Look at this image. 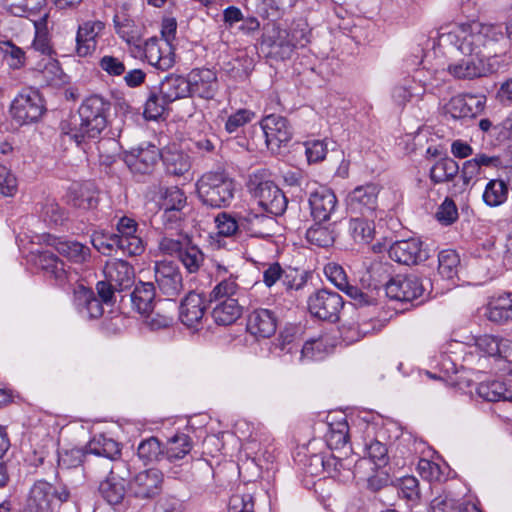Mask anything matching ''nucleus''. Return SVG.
<instances>
[{
    "mask_svg": "<svg viewBox=\"0 0 512 512\" xmlns=\"http://www.w3.org/2000/svg\"><path fill=\"white\" fill-rule=\"evenodd\" d=\"M110 103L99 95L85 99L78 110V118L62 123V132L78 146L97 139L107 125Z\"/></svg>",
    "mask_w": 512,
    "mask_h": 512,
    "instance_id": "f03ea898",
    "label": "nucleus"
},
{
    "mask_svg": "<svg viewBox=\"0 0 512 512\" xmlns=\"http://www.w3.org/2000/svg\"><path fill=\"white\" fill-rule=\"evenodd\" d=\"M162 484L163 474L157 469H147L129 481V490L136 498L152 499L160 494Z\"/></svg>",
    "mask_w": 512,
    "mask_h": 512,
    "instance_id": "ddd939ff",
    "label": "nucleus"
},
{
    "mask_svg": "<svg viewBox=\"0 0 512 512\" xmlns=\"http://www.w3.org/2000/svg\"><path fill=\"white\" fill-rule=\"evenodd\" d=\"M127 469L125 462H117L109 467L108 477L99 485V492L103 499L110 505L122 503L126 495L125 478L118 471Z\"/></svg>",
    "mask_w": 512,
    "mask_h": 512,
    "instance_id": "aec40b11",
    "label": "nucleus"
},
{
    "mask_svg": "<svg viewBox=\"0 0 512 512\" xmlns=\"http://www.w3.org/2000/svg\"><path fill=\"white\" fill-rule=\"evenodd\" d=\"M331 349L332 346L328 345V338L321 336L304 343L301 349V358L309 360L322 359Z\"/></svg>",
    "mask_w": 512,
    "mask_h": 512,
    "instance_id": "13d9d810",
    "label": "nucleus"
},
{
    "mask_svg": "<svg viewBox=\"0 0 512 512\" xmlns=\"http://www.w3.org/2000/svg\"><path fill=\"white\" fill-rule=\"evenodd\" d=\"M116 33L132 49L142 51V30L124 11H118L113 18Z\"/></svg>",
    "mask_w": 512,
    "mask_h": 512,
    "instance_id": "c85d7f7f",
    "label": "nucleus"
},
{
    "mask_svg": "<svg viewBox=\"0 0 512 512\" xmlns=\"http://www.w3.org/2000/svg\"><path fill=\"white\" fill-rule=\"evenodd\" d=\"M37 264L49 277L55 279L58 285H63L68 279L65 263L55 254L43 251L38 255Z\"/></svg>",
    "mask_w": 512,
    "mask_h": 512,
    "instance_id": "e433bc0d",
    "label": "nucleus"
},
{
    "mask_svg": "<svg viewBox=\"0 0 512 512\" xmlns=\"http://www.w3.org/2000/svg\"><path fill=\"white\" fill-rule=\"evenodd\" d=\"M477 351L493 358H507L512 351V341L495 335H480L474 338Z\"/></svg>",
    "mask_w": 512,
    "mask_h": 512,
    "instance_id": "c756f323",
    "label": "nucleus"
},
{
    "mask_svg": "<svg viewBox=\"0 0 512 512\" xmlns=\"http://www.w3.org/2000/svg\"><path fill=\"white\" fill-rule=\"evenodd\" d=\"M86 453L104 457L116 464L120 462L121 448L118 442L100 434L94 436L88 442Z\"/></svg>",
    "mask_w": 512,
    "mask_h": 512,
    "instance_id": "473e14b6",
    "label": "nucleus"
},
{
    "mask_svg": "<svg viewBox=\"0 0 512 512\" xmlns=\"http://www.w3.org/2000/svg\"><path fill=\"white\" fill-rule=\"evenodd\" d=\"M250 189L260 208L271 215H282L287 208V199L282 190L270 180H258L255 175Z\"/></svg>",
    "mask_w": 512,
    "mask_h": 512,
    "instance_id": "39448f33",
    "label": "nucleus"
},
{
    "mask_svg": "<svg viewBox=\"0 0 512 512\" xmlns=\"http://www.w3.org/2000/svg\"><path fill=\"white\" fill-rule=\"evenodd\" d=\"M162 160L166 171L176 176L185 174L191 166L189 157L180 151H166L162 154Z\"/></svg>",
    "mask_w": 512,
    "mask_h": 512,
    "instance_id": "864d4df0",
    "label": "nucleus"
},
{
    "mask_svg": "<svg viewBox=\"0 0 512 512\" xmlns=\"http://www.w3.org/2000/svg\"><path fill=\"white\" fill-rule=\"evenodd\" d=\"M373 217H365L355 215L351 218L349 224V231L355 242L368 243L373 239L375 233L374 219Z\"/></svg>",
    "mask_w": 512,
    "mask_h": 512,
    "instance_id": "a18cd8bd",
    "label": "nucleus"
},
{
    "mask_svg": "<svg viewBox=\"0 0 512 512\" xmlns=\"http://www.w3.org/2000/svg\"><path fill=\"white\" fill-rule=\"evenodd\" d=\"M235 191L233 180L224 172H207L197 182L202 202L213 208L228 206Z\"/></svg>",
    "mask_w": 512,
    "mask_h": 512,
    "instance_id": "7ed1b4c3",
    "label": "nucleus"
},
{
    "mask_svg": "<svg viewBox=\"0 0 512 512\" xmlns=\"http://www.w3.org/2000/svg\"><path fill=\"white\" fill-rule=\"evenodd\" d=\"M246 326L251 335L258 338H269L277 330L278 319L272 310L258 308L249 313Z\"/></svg>",
    "mask_w": 512,
    "mask_h": 512,
    "instance_id": "b1692460",
    "label": "nucleus"
},
{
    "mask_svg": "<svg viewBox=\"0 0 512 512\" xmlns=\"http://www.w3.org/2000/svg\"><path fill=\"white\" fill-rule=\"evenodd\" d=\"M281 283L288 292L299 291L303 289L307 283V274L298 269L288 267L283 271Z\"/></svg>",
    "mask_w": 512,
    "mask_h": 512,
    "instance_id": "774afa93",
    "label": "nucleus"
},
{
    "mask_svg": "<svg viewBox=\"0 0 512 512\" xmlns=\"http://www.w3.org/2000/svg\"><path fill=\"white\" fill-rule=\"evenodd\" d=\"M45 111L44 101L37 90L21 91L10 106L12 118L20 125L38 121Z\"/></svg>",
    "mask_w": 512,
    "mask_h": 512,
    "instance_id": "423d86ee",
    "label": "nucleus"
},
{
    "mask_svg": "<svg viewBox=\"0 0 512 512\" xmlns=\"http://www.w3.org/2000/svg\"><path fill=\"white\" fill-rule=\"evenodd\" d=\"M305 237L311 245L320 248H328L332 246L335 241V232L327 226L315 224L307 229Z\"/></svg>",
    "mask_w": 512,
    "mask_h": 512,
    "instance_id": "5fc2aeb1",
    "label": "nucleus"
},
{
    "mask_svg": "<svg viewBox=\"0 0 512 512\" xmlns=\"http://www.w3.org/2000/svg\"><path fill=\"white\" fill-rule=\"evenodd\" d=\"M256 114L252 110L242 108L228 116L225 122V131L229 134L238 133L245 125L250 123Z\"/></svg>",
    "mask_w": 512,
    "mask_h": 512,
    "instance_id": "0e129e2a",
    "label": "nucleus"
},
{
    "mask_svg": "<svg viewBox=\"0 0 512 512\" xmlns=\"http://www.w3.org/2000/svg\"><path fill=\"white\" fill-rule=\"evenodd\" d=\"M47 244L52 246L61 256L75 264L87 263L91 258L90 248L75 240L48 235Z\"/></svg>",
    "mask_w": 512,
    "mask_h": 512,
    "instance_id": "bb28decb",
    "label": "nucleus"
},
{
    "mask_svg": "<svg viewBox=\"0 0 512 512\" xmlns=\"http://www.w3.org/2000/svg\"><path fill=\"white\" fill-rule=\"evenodd\" d=\"M268 149L278 151L292 139V128L288 120L280 115L270 114L260 122Z\"/></svg>",
    "mask_w": 512,
    "mask_h": 512,
    "instance_id": "9d476101",
    "label": "nucleus"
},
{
    "mask_svg": "<svg viewBox=\"0 0 512 512\" xmlns=\"http://www.w3.org/2000/svg\"><path fill=\"white\" fill-rule=\"evenodd\" d=\"M189 240L190 237L186 235H179L176 239L170 236H163L159 240L158 248L165 255L179 258Z\"/></svg>",
    "mask_w": 512,
    "mask_h": 512,
    "instance_id": "338daca9",
    "label": "nucleus"
},
{
    "mask_svg": "<svg viewBox=\"0 0 512 512\" xmlns=\"http://www.w3.org/2000/svg\"><path fill=\"white\" fill-rule=\"evenodd\" d=\"M178 260L186 271L190 274L199 272L205 261V255L202 250L193 243L192 239L186 243Z\"/></svg>",
    "mask_w": 512,
    "mask_h": 512,
    "instance_id": "49530a36",
    "label": "nucleus"
},
{
    "mask_svg": "<svg viewBox=\"0 0 512 512\" xmlns=\"http://www.w3.org/2000/svg\"><path fill=\"white\" fill-rule=\"evenodd\" d=\"M190 96L202 99H213L218 91V79L215 71L208 68H196L188 75Z\"/></svg>",
    "mask_w": 512,
    "mask_h": 512,
    "instance_id": "f3484780",
    "label": "nucleus"
},
{
    "mask_svg": "<svg viewBox=\"0 0 512 512\" xmlns=\"http://www.w3.org/2000/svg\"><path fill=\"white\" fill-rule=\"evenodd\" d=\"M93 247L104 255L111 254L114 250H120L119 238L116 233H105L96 231L91 235Z\"/></svg>",
    "mask_w": 512,
    "mask_h": 512,
    "instance_id": "052dcab7",
    "label": "nucleus"
},
{
    "mask_svg": "<svg viewBox=\"0 0 512 512\" xmlns=\"http://www.w3.org/2000/svg\"><path fill=\"white\" fill-rule=\"evenodd\" d=\"M253 69V60L247 55L238 56L224 63L223 70L235 80L246 79Z\"/></svg>",
    "mask_w": 512,
    "mask_h": 512,
    "instance_id": "4d7b16f0",
    "label": "nucleus"
},
{
    "mask_svg": "<svg viewBox=\"0 0 512 512\" xmlns=\"http://www.w3.org/2000/svg\"><path fill=\"white\" fill-rule=\"evenodd\" d=\"M206 306L202 294L189 292L179 306V318L187 327H197L205 314Z\"/></svg>",
    "mask_w": 512,
    "mask_h": 512,
    "instance_id": "cd10ccee",
    "label": "nucleus"
},
{
    "mask_svg": "<svg viewBox=\"0 0 512 512\" xmlns=\"http://www.w3.org/2000/svg\"><path fill=\"white\" fill-rule=\"evenodd\" d=\"M508 197V185L501 179L490 180L483 192V200L490 207L502 205Z\"/></svg>",
    "mask_w": 512,
    "mask_h": 512,
    "instance_id": "3c124183",
    "label": "nucleus"
},
{
    "mask_svg": "<svg viewBox=\"0 0 512 512\" xmlns=\"http://www.w3.org/2000/svg\"><path fill=\"white\" fill-rule=\"evenodd\" d=\"M68 201L76 208L89 210L97 206L98 197L92 184H78L70 188Z\"/></svg>",
    "mask_w": 512,
    "mask_h": 512,
    "instance_id": "ea45409f",
    "label": "nucleus"
},
{
    "mask_svg": "<svg viewBox=\"0 0 512 512\" xmlns=\"http://www.w3.org/2000/svg\"><path fill=\"white\" fill-rule=\"evenodd\" d=\"M116 228L121 251L130 256L140 255L144 251V242L134 219L123 216L118 220Z\"/></svg>",
    "mask_w": 512,
    "mask_h": 512,
    "instance_id": "6ab92c4d",
    "label": "nucleus"
},
{
    "mask_svg": "<svg viewBox=\"0 0 512 512\" xmlns=\"http://www.w3.org/2000/svg\"><path fill=\"white\" fill-rule=\"evenodd\" d=\"M212 275L217 283L209 293V300H238L241 293L239 275L231 270V266L215 261Z\"/></svg>",
    "mask_w": 512,
    "mask_h": 512,
    "instance_id": "6e6552de",
    "label": "nucleus"
},
{
    "mask_svg": "<svg viewBox=\"0 0 512 512\" xmlns=\"http://www.w3.org/2000/svg\"><path fill=\"white\" fill-rule=\"evenodd\" d=\"M135 56L144 55L147 62L159 70L170 69L175 62L174 52L168 39L152 37L142 44V51L132 49Z\"/></svg>",
    "mask_w": 512,
    "mask_h": 512,
    "instance_id": "9b49d317",
    "label": "nucleus"
},
{
    "mask_svg": "<svg viewBox=\"0 0 512 512\" xmlns=\"http://www.w3.org/2000/svg\"><path fill=\"white\" fill-rule=\"evenodd\" d=\"M378 194L379 188L374 183L357 186L347 196V208L352 215L376 216Z\"/></svg>",
    "mask_w": 512,
    "mask_h": 512,
    "instance_id": "1a4fd4ad",
    "label": "nucleus"
},
{
    "mask_svg": "<svg viewBox=\"0 0 512 512\" xmlns=\"http://www.w3.org/2000/svg\"><path fill=\"white\" fill-rule=\"evenodd\" d=\"M349 427L345 420L328 423L325 440L331 449H338L348 441Z\"/></svg>",
    "mask_w": 512,
    "mask_h": 512,
    "instance_id": "6e6d98bb",
    "label": "nucleus"
},
{
    "mask_svg": "<svg viewBox=\"0 0 512 512\" xmlns=\"http://www.w3.org/2000/svg\"><path fill=\"white\" fill-rule=\"evenodd\" d=\"M70 499L66 487L57 488L45 480L36 481L28 491L23 512H53L56 503L62 504Z\"/></svg>",
    "mask_w": 512,
    "mask_h": 512,
    "instance_id": "20e7f679",
    "label": "nucleus"
},
{
    "mask_svg": "<svg viewBox=\"0 0 512 512\" xmlns=\"http://www.w3.org/2000/svg\"><path fill=\"white\" fill-rule=\"evenodd\" d=\"M438 270L445 278H453L459 265V256L454 250H443L438 255Z\"/></svg>",
    "mask_w": 512,
    "mask_h": 512,
    "instance_id": "69168bd1",
    "label": "nucleus"
},
{
    "mask_svg": "<svg viewBox=\"0 0 512 512\" xmlns=\"http://www.w3.org/2000/svg\"><path fill=\"white\" fill-rule=\"evenodd\" d=\"M105 29V23L101 20H86L79 24L76 32L75 52L79 57L92 55L98 43V38Z\"/></svg>",
    "mask_w": 512,
    "mask_h": 512,
    "instance_id": "4468645a",
    "label": "nucleus"
},
{
    "mask_svg": "<svg viewBox=\"0 0 512 512\" xmlns=\"http://www.w3.org/2000/svg\"><path fill=\"white\" fill-rule=\"evenodd\" d=\"M502 37L500 27L480 24H453L441 28L439 32V45L453 46L464 57L447 66V72L458 80H472L482 77L487 69L484 59L489 53L484 50L493 45Z\"/></svg>",
    "mask_w": 512,
    "mask_h": 512,
    "instance_id": "f257e3e1",
    "label": "nucleus"
},
{
    "mask_svg": "<svg viewBox=\"0 0 512 512\" xmlns=\"http://www.w3.org/2000/svg\"><path fill=\"white\" fill-rule=\"evenodd\" d=\"M154 276L158 288L168 297H176L183 290L182 273L172 262H157Z\"/></svg>",
    "mask_w": 512,
    "mask_h": 512,
    "instance_id": "a211bd4d",
    "label": "nucleus"
},
{
    "mask_svg": "<svg viewBox=\"0 0 512 512\" xmlns=\"http://www.w3.org/2000/svg\"><path fill=\"white\" fill-rule=\"evenodd\" d=\"M104 274L106 280L110 281L116 289L123 290L131 286L134 269L127 261L113 259L106 263Z\"/></svg>",
    "mask_w": 512,
    "mask_h": 512,
    "instance_id": "2f4dec72",
    "label": "nucleus"
},
{
    "mask_svg": "<svg viewBox=\"0 0 512 512\" xmlns=\"http://www.w3.org/2000/svg\"><path fill=\"white\" fill-rule=\"evenodd\" d=\"M243 215H232L227 212L219 213L215 218V224L220 236L237 237L244 231L241 225Z\"/></svg>",
    "mask_w": 512,
    "mask_h": 512,
    "instance_id": "603ef678",
    "label": "nucleus"
},
{
    "mask_svg": "<svg viewBox=\"0 0 512 512\" xmlns=\"http://www.w3.org/2000/svg\"><path fill=\"white\" fill-rule=\"evenodd\" d=\"M161 209H184L187 205L185 193L177 186L165 188L160 196Z\"/></svg>",
    "mask_w": 512,
    "mask_h": 512,
    "instance_id": "bf43d9fd",
    "label": "nucleus"
},
{
    "mask_svg": "<svg viewBox=\"0 0 512 512\" xmlns=\"http://www.w3.org/2000/svg\"><path fill=\"white\" fill-rule=\"evenodd\" d=\"M484 104V97L472 94L456 95L443 106V110L452 118L461 119L474 117L483 110Z\"/></svg>",
    "mask_w": 512,
    "mask_h": 512,
    "instance_id": "4be33fe9",
    "label": "nucleus"
},
{
    "mask_svg": "<svg viewBox=\"0 0 512 512\" xmlns=\"http://www.w3.org/2000/svg\"><path fill=\"white\" fill-rule=\"evenodd\" d=\"M37 264L49 277L55 279L58 285H63L68 279L65 263L55 254L43 251L38 255Z\"/></svg>",
    "mask_w": 512,
    "mask_h": 512,
    "instance_id": "58836bf2",
    "label": "nucleus"
},
{
    "mask_svg": "<svg viewBox=\"0 0 512 512\" xmlns=\"http://www.w3.org/2000/svg\"><path fill=\"white\" fill-rule=\"evenodd\" d=\"M137 455L145 464L159 462L165 459L164 447L158 438L153 436L139 443Z\"/></svg>",
    "mask_w": 512,
    "mask_h": 512,
    "instance_id": "8fccbe9b",
    "label": "nucleus"
},
{
    "mask_svg": "<svg viewBox=\"0 0 512 512\" xmlns=\"http://www.w3.org/2000/svg\"><path fill=\"white\" fill-rule=\"evenodd\" d=\"M458 163L451 157H443L430 168V179L434 184L446 183L454 180L459 174Z\"/></svg>",
    "mask_w": 512,
    "mask_h": 512,
    "instance_id": "c03bdc74",
    "label": "nucleus"
},
{
    "mask_svg": "<svg viewBox=\"0 0 512 512\" xmlns=\"http://www.w3.org/2000/svg\"><path fill=\"white\" fill-rule=\"evenodd\" d=\"M160 92L171 103L190 96L187 77L169 75L160 84Z\"/></svg>",
    "mask_w": 512,
    "mask_h": 512,
    "instance_id": "79ce46f5",
    "label": "nucleus"
},
{
    "mask_svg": "<svg viewBox=\"0 0 512 512\" xmlns=\"http://www.w3.org/2000/svg\"><path fill=\"white\" fill-rule=\"evenodd\" d=\"M477 395L487 402L510 401L512 402V390L506 387L502 381H486L478 384Z\"/></svg>",
    "mask_w": 512,
    "mask_h": 512,
    "instance_id": "a19ab883",
    "label": "nucleus"
},
{
    "mask_svg": "<svg viewBox=\"0 0 512 512\" xmlns=\"http://www.w3.org/2000/svg\"><path fill=\"white\" fill-rule=\"evenodd\" d=\"M73 305L85 319H97L104 312L101 300L95 296L93 290L81 284L73 290Z\"/></svg>",
    "mask_w": 512,
    "mask_h": 512,
    "instance_id": "393cba45",
    "label": "nucleus"
},
{
    "mask_svg": "<svg viewBox=\"0 0 512 512\" xmlns=\"http://www.w3.org/2000/svg\"><path fill=\"white\" fill-rule=\"evenodd\" d=\"M309 206L315 221L319 223L328 221L337 209L336 195L331 189L320 186L310 193Z\"/></svg>",
    "mask_w": 512,
    "mask_h": 512,
    "instance_id": "412c9836",
    "label": "nucleus"
},
{
    "mask_svg": "<svg viewBox=\"0 0 512 512\" xmlns=\"http://www.w3.org/2000/svg\"><path fill=\"white\" fill-rule=\"evenodd\" d=\"M307 304L312 316L334 322L338 320L344 301L337 292L320 289L309 296Z\"/></svg>",
    "mask_w": 512,
    "mask_h": 512,
    "instance_id": "0eeeda50",
    "label": "nucleus"
},
{
    "mask_svg": "<svg viewBox=\"0 0 512 512\" xmlns=\"http://www.w3.org/2000/svg\"><path fill=\"white\" fill-rule=\"evenodd\" d=\"M485 317L496 324L512 320V295L503 294L492 298L486 306Z\"/></svg>",
    "mask_w": 512,
    "mask_h": 512,
    "instance_id": "72a5a7b5",
    "label": "nucleus"
},
{
    "mask_svg": "<svg viewBox=\"0 0 512 512\" xmlns=\"http://www.w3.org/2000/svg\"><path fill=\"white\" fill-rule=\"evenodd\" d=\"M386 295L396 301L412 302L424 293V287L416 275H397L385 285Z\"/></svg>",
    "mask_w": 512,
    "mask_h": 512,
    "instance_id": "f8f14e48",
    "label": "nucleus"
},
{
    "mask_svg": "<svg viewBox=\"0 0 512 512\" xmlns=\"http://www.w3.org/2000/svg\"><path fill=\"white\" fill-rule=\"evenodd\" d=\"M193 443L187 434L177 433L169 438L164 446L165 459L174 462L183 459L192 450Z\"/></svg>",
    "mask_w": 512,
    "mask_h": 512,
    "instance_id": "37998d69",
    "label": "nucleus"
},
{
    "mask_svg": "<svg viewBox=\"0 0 512 512\" xmlns=\"http://www.w3.org/2000/svg\"><path fill=\"white\" fill-rule=\"evenodd\" d=\"M445 69H433L431 72V78L423 80L421 87H415V81L404 80L403 83L396 85L392 91V99L398 106H405L408 102L413 99H421L426 91L427 87H436L438 83H434L442 80L441 75L444 74Z\"/></svg>",
    "mask_w": 512,
    "mask_h": 512,
    "instance_id": "dca6fc26",
    "label": "nucleus"
},
{
    "mask_svg": "<svg viewBox=\"0 0 512 512\" xmlns=\"http://www.w3.org/2000/svg\"><path fill=\"white\" fill-rule=\"evenodd\" d=\"M290 40V31L274 24L271 28H266L263 35V43L270 47L271 53L282 60L289 58L293 52V44Z\"/></svg>",
    "mask_w": 512,
    "mask_h": 512,
    "instance_id": "7c9ffc66",
    "label": "nucleus"
},
{
    "mask_svg": "<svg viewBox=\"0 0 512 512\" xmlns=\"http://www.w3.org/2000/svg\"><path fill=\"white\" fill-rule=\"evenodd\" d=\"M0 52L8 65L13 69H20L25 65V52L11 41L0 42Z\"/></svg>",
    "mask_w": 512,
    "mask_h": 512,
    "instance_id": "680f3d73",
    "label": "nucleus"
},
{
    "mask_svg": "<svg viewBox=\"0 0 512 512\" xmlns=\"http://www.w3.org/2000/svg\"><path fill=\"white\" fill-rule=\"evenodd\" d=\"M210 303H215L212 309V317L218 325H231L236 322L241 314L242 307L238 300H209Z\"/></svg>",
    "mask_w": 512,
    "mask_h": 512,
    "instance_id": "f704fd0d",
    "label": "nucleus"
},
{
    "mask_svg": "<svg viewBox=\"0 0 512 512\" xmlns=\"http://www.w3.org/2000/svg\"><path fill=\"white\" fill-rule=\"evenodd\" d=\"M155 287L152 282H139L131 293L133 308L139 314H147L155 307Z\"/></svg>",
    "mask_w": 512,
    "mask_h": 512,
    "instance_id": "c9c22d12",
    "label": "nucleus"
},
{
    "mask_svg": "<svg viewBox=\"0 0 512 512\" xmlns=\"http://www.w3.org/2000/svg\"><path fill=\"white\" fill-rule=\"evenodd\" d=\"M389 257L400 264L413 265L428 259V251L419 239L410 238L393 243L388 250Z\"/></svg>",
    "mask_w": 512,
    "mask_h": 512,
    "instance_id": "2eb2a0df",
    "label": "nucleus"
},
{
    "mask_svg": "<svg viewBox=\"0 0 512 512\" xmlns=\"http://www.w3.org/2000/svg\"><path fill=\"white\" fill-rule=\"evenodd\" d=\"M160 158H162V154L159 149L155 145L147 144L133 150L127 156V164L133 173L149 174L154 170Z\"/></svg>",
    "mask_w": 512,
    "mask_h": 512,
    "instance_id": "a878e982",
    "label": "nucleus"
},
{
    "mask_svg": "<svg viewBox=\"0 0 512 512\" xmlns=\"http://www.w3.org/2000/svg\"><path fill=\"white\" fill-rule=\"evenodd\" d=\"M276 215L257 213L254 210L241 217V225L252 237L268 238L277 230Z\"/></svg>",
    "mask_w": 512,
    "mask_h": 512,
    "instance_id": "5701e85b",
    "label": "nucleus"
},
{
    "mask_svg": "<svg viewBox=\"0 0 512 512\" xmlns=\"http://www.w3.org/2000/svg\"><path fill=\"white\" fill-rule=\"evenodd\" d=\"M367 461L365 459L358 460L354 468L355 470H351V463L352 461L346 459H340L333 455H330L326 458V473L331 477H343V478H349L350 475L355 476L356 470L361 467L363 464H365Z\"/></svg>",
    "mask_w": 512,
    "mask_h": 512,
    "instance_id": "09e8293b",
    "label": "nucleus"
},
{
    "mask_svg": "<svg viewBox=\"0 0 512 512\" xmlns=\"http://www.w3.org/2000/svg\"><path fill=\"white\" fill-rule=\"evenodd\" d=\"M481 169L478 167L477 162L472 159L463 163L459 171V181L461 183L454 184L453 194L463 193L469 187L471 181L480 174Z\"/></svg>",
    "mask_w": 512,
    "mask_h": 512,
    "instance_id": "e2e57ef3",
    "label": "nucleus"
},
{
    "mask_svg": "<svg viewBox=\"0 0 512 512\" xmlns=\"http://www.w3.org/2000/svg\"><path fill=\"white\" fill-rule=\"evenodd\" d=\"M37 264L49 277L55 279L58 285H63L68 279L65 263L55 254L43 251L38 255Z\"/></svg>",
    "mask_w": 512,
    "mask_h": 512,
    "instance_id": "4c0bfd02",
    "label": "nucleus"
},
{
    "mask_svg": "<svg viewBox=\"0 0 512 512\" xmlns=\"http://www.w3.org/2000/svg\"><path fill=\"white\" fill-rule=\"evenodd\" d=\"M163 305L169 306L171 311L159 308L157 311L152 309L147 314H142L144 317V324L152 331L168 328L173 323V314L171 313L175 308L174 302L164 301Z\"/></svg>",
    "mask_w": 512,
    "mask_h": 512,
    "instance_id": "de8ad7c7",
    "label": "nucleus"
}]
</instances>
